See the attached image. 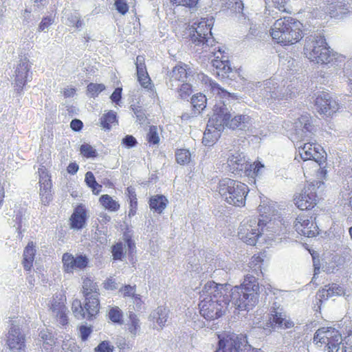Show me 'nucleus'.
<instances>
[{
    "label": "nucleus",
    "mask_w": 352,
    "mask_h": 352,
    "mask_svg": "<svg viewBox=\"0 0 352 352\" xmlns=\"http://www.w3.org/2000/svg\"><path fill=\"white\" fill-rule=\"evenodd\" d=\"M305 56L312 62L318 64H331L333 68L328 67L327 71L321 70L318 76V82L321 84L329 85L331 82H340L342 87L352 88V79L345 76L343 70L344 60L342 56L335 58L336 54L332 53L327 46L326 39L320 34H311L306 37L304 46Z\"/></svg>",
    "instance_id": "f257e3e1"
},
{
    "label": "nucleus",
    "mask_w": 352,
    "mask_h": 352,
    "mask_svg": "<svg viewBox=\"0 0 352 352\" xmlns=\"http://www.w3.org/2000/svg\"><path fill=\"white\" fill-rule=\"evenodd\" d=\"M228 286V284H219L212 280L205 284L199 309L201 316L206 320H214L226 314L230 301Z\"/></svg>",
    "instance_id": "f03ea898"
},
{
    "label": "nucleus",
    "mask_w": 352,
    "mask_h": 352,
    "mask_svg": "<svg viewBox=\"0 0 352 352\" xmlns=\"http://www.w3.org/2000/svg\"><path fill=\"white\" fill-rule=\"evenodd\" d=\"M258 296L259 285L252 275L245 276L240 285L234 286L231 289L232 301L239 310L252 309L258 302Z\"/></svg>",
    "instance_id": "7ed1b4c3"
},
{
    "label": "nucleus",
    "mask_w": 352,
    "mask_h": 352,
    "mask_svg": "<svg viewBox=\"0 0 352 352\" xmlns=\"http://www.w3.org/2000/svg\"><path fill=\"white\" fill-rule=\"evenodd\" d=\"M295 146L298 150L300 158L304 161L302 168L307 169L308 166H311L316 172L318 179L325 178L327 172L321 165L325 162L326 157L322 146L311 142H297Z\"/></svg>",
    "instance_id": "20e7f679"
},
{
    "label": "nucleus",
    "mask_w": 352,
    "mask_h": 352,
    "mask_svg": "<svg viewBox=\"0 0 352 352\" xmlns=\"http://www.w3.org/2000/svg\"><path fill=\"white\" fill-rule=\"evenodd\" d=\"M250 191L244 183L230 178L221 179L218 185V192L221 198L229 205L243 207Z\"/></svg>",
    "instance_id": "39448f33"
},
{
    "label": "nucleus",
    "mask_w": 352,
    "mask_h": 352,
    "mask_svg": "<svg viewBox=\"0 0 352 352\" xmlns=\"http://www.w3.org/2000/svg\"><path fill=\"white\" fill-rule=\"evenodd\" d=\"M85 302L82 307L80 300L76 298L72 302V311L74 316L78 319L87 318L92 320L96 318L100 312V305L99 295L84 296Z\"/></svg>",
    "instance_id": "423d86ee"
},
{
    "label": "nucleus",
    "mask_w": 352,
    "mask_h": 352,
    "mask_svg": "<svg viewBox=\"0 0 352 352\" xmlns=\"http://www.w3.org/2000/svg\"><path fill=\"white\" fill-rule=\"evenodd\" d=\"M342 341L341 333L332 327L319 329L314 337V342L319 346L325 345L324 352H338Z\"/></svg>",
    "instance_id": "0eeeda50"
},
{
    "label": "nucleus",
    "mask_w": 352,
    "mask_h": 352,
    "mask_svg": "<svg viewBox=\"0 0 352 352\" xmlns=\"http://www.w3.org/2000/svg\"><path fill=\"white\" fill-rule=\"evenodd\" d=\"M267 219L257 221L255 218L243 221L239 229L238 235L241 240L250 245H254L261 235Z\"/></svg>",
    "instance_id": "6e6552de"
},
{
    "label": "nucleus",
    "mask_w": 352,
    "mask_h": 352,
    "mask_svg": "<svg viewBox=\"0 0 352 352\" xmlns=\"http://www.w3.org/2000/svg\"><path fill=\"white\" fill-rule=\"evenodd\" d=\"M213 115L217 116L218 120H222V129L226 126L229 129H236L250 120V116L246 115H238L231 118V114L223 102L214 106Z\"/></svg>",
    "instance_id": "1a4fd4ad"
},
{
    "label": "nucleus",
    "mask_w": 352,
    "mask_h": 352,
    "mask_svg": "<svg viewBox=\"0 0 352 352\" xmlns=\"http://www.w3.org/2000/svg\"><path fill=\"white\" fill-rule=\"evenodd\" d=\"M217 336L218 348L215 352H240L248 343L245 337L234 333L218 334Z\"/></svg>",
    "instance_id": "9d476101"
},
{
    "label": "nucleus",
    "mask_w": 352,
    "mask_h": 352,
    "mask_svg": "<svg viewBox=\"0 0 352 352\" xmlns=\"http://www.w3.org/2000/svg\"><path fill=\"white\" fill-rule=\"evenodd\" d=\"M293 129L295 131L296 135L300 139L298 142L302 141L310 142L312 136L316 132V127L312 123L311 117L308 113L300 115L294 120Z\"/></svg>",
    "instance_id": "9b49d317"
},
{
    "label": "nucleus",
    "mask_w": 352,
    "mask_h": 352,
    "mask_svg": "<svg viewBox=\"0 0 352 352\" xmlns=\"http://www.w3.org/2000/svg\"><path fill=\"white\" fill-rule=\"evenodd\" d=\"M212 57L211 65L214 74L220 79L228 78L232 72L228 54L224 51L219 50L213 53Z\"/></svg>",
    "instance_id": "f8f14e48"
},
{
    "label": "nucleus",
    "mask_w": 352,
    "mask_h": 352,
    "mask_svg": "<svg viewBox=\"0 0 352 352\" xmlns=\"http://www.w3.org/2000/svg\"><path fill=\"white\" fill-rule=\"evenodd\" d=\"M212 25L208 20L201 19L198 23H194L190 28V37L192 42L196 45L205 44L210 36H212Z\"/></svg>",
    "instance_id": "ddd939ff"
},
{
    "label": "nucleus",
    "mask_w": 352,
    "mask_h": 352,
    "mask_svg": "<svg viewBox=\"0 0 352 352\" xmlns=\"http://www.w3.org/2000/svg\"><path fill=\"white\" fill-rule=\"evenodd\" d=\"M314 102L317 111L324 117L332 116L339 109L338 103L324 91L316 96Z\"/></svg>",
    "instance_id": "4468645a"
},
{
    "label": "nucleus",
    "mask_w": 352,
    "mask_h": 352,
    "mask_svg": "<svg viewBox=\"0 0 352 352\" xmlns=\"http://www.w3.org/2000/svg\"><path fill=\"white\" fill-rule=\"evenodd\" d=\"M217 118V116L212 114L208 122L202 139V143L206 146H213L220 138L223 122L222 120Z\"/></svg>",
    "instance_id": "2eb2a0df"
},
{
    "label": "nucleus",
    "mask_w": 352,
    "mask_h": 352,
    "mask_svg": "<svg viewBox=\"0 0 352 352\" xmlns=\"http://www.w3.org/2000/svg\"><path fill=\"white\" fill-rule=\"evenodd\" d=\"M316 197L315 184H311L305 187L302 193L296 195L294 201L300 210H310L316 204Z\"/></svg>",
    "instance_id": "dca6fc26"
},
{
    "label": "nucleus",
    "mask_w": 352,
    "mask_h": 352,
    "mask_svg": "<svg viewBox=\"0 0 352 352\" xmlns=\"http://www.w3.org/2000/svg\"><path fill=\"white\" fill-rule=\"evenodd\" d=\"M294 228L298 234L307 237H314L318 234V226L312 217L299 214L294 223Z\"/></svg>",
    "instance_id": "f3484780"
},
{
    "label": "nucleus",
    "mask_w": 352,
    "mask_h": 352,
    "mask_svg": "<svg viewBox=\"0 0 352 352\" xmlns=\"http://www.w3.org/2000/svg\"><path fill=\"white\" fill-rule=\"evenodd\" d=\"M320 8L330 17L342 19L349 12V7L344 0H324Z\"/></svg>",
    "instance_id": "a211bd4d"
},
{
    "label": "nucleus",
    "mask_w": 352,
    "mask_h": 352,
    "mask_svg": "<svg viewBox=\"0 0 352 352\" xmlns=\"http://www.w3.org/2000/svg\"><path fill=\"white\" fill-rule=\"evenodd\" d=\"M6 345L12 352H24L25 344V337L21 332L19 327H12L6 336Z\"/></svg>",
    "instance_id": "6ab92c4d"
},
{
    "label": "nucleus",
    "mask_w": 352,
    "mask_h": 352,
    "mask_svg": "<svg viewBox=\"0 0 352 352\" xmlns=\"http://www.w3.org/2000/svg\"><path fill=\"white\" fill-rule=\"evenodd\" d=\"M192 71L190 67L182 63L175 66L170 73V82L177 83L178 87L184 88V86H190L188 83Z\"/></svg>",
    "instance_id": "aec40b11"
},
{
    "label": "nucleus",
    "mask_w": 352,
    "mask_h": 352,
    "mask_svg": "<svg viewBox=\"0 0 352 352\" xmlns=\"http://www.w3.org/2000/svg\"><path fill=\"white\" fill-rule=\"evenodd\" d=\"M63 270L66 273H73L76 269H85L88 265V258L79 255L74 257L69 253H65L62 257Z\"/></svg>",
    "instance_id": "412c9836"
},
{
    "label": "nucleus",
    "mask_w": 352,
    "mask_h": 352,
    "mask_svg": "<svg viewBox=\"0 0 352 352\" xmlns=\"http://www.w3.org/2000/svg\"><path fill=\"white\" fill-rule=\"evenodd\" d=\"M247 162L245 155L242 152L236 151L228 155L226 169L234 175L240 174L244 172Z\"/></svg>",
    "instance_id": "4be33fe9"
},
{
    "label": "nucleus",
    "mask_w": 352,
    "mask_h": 352,
    "mask_svg": "<svg viewBox=\"0 0 352 352\" xmlns=\"http://www.w3.org/2000/svg\"><path fill=\"white\" fill-rule=\"evenodd\" d=\"M30 66L29 60L24 58L19 64H18L14 72V84L19 88H23L25 86L28 81L32 78L30 72Z\"/></svg>",
    "instance_id": "5701e85b"
},
{
    "label": "nucleus",
    "mask_w": 352,
    "mask_h": 352,
    "mask_svg": "<svg viewBox=\"0 0 352 352\" xmlns=\"http://www.w3.org/2000/svg\"><path fill=\"white\" fill-rule=\"evenodd\" d=\"M136 67L137 79L142 88H152V80L147 72L145 57L143 55H138L135 62Z\"/></svg>",
    "instance_id": "b1692460"
},
{
    "label": "nucleus",
    "mask_w": 352,
    "mask_h": 352,
    "mask_svg": "<svg viewBox=\"0 0 352 352\" xmlns=\"http://www.w3.org/2000/svg\"><path fill=\"white\" fill-rule=\"evenodd\" d=\"M88 219L87 210L82 204L75 207L69 217V226L71 229L81 230L85 227Z\"/></svg>",
    "instance_id": "393cba45"
},
{
    "label": "nucleus",
    "mask_w": 352,
    "mask_h": 352,
    "mask_svg": "<svg viewBox=\"0 0 352 352\" xmlns=\"http://www.w3.org/2000/svg\"><path fill=\"white\" fill-rule=\"evenodd\" d=\"M302 24L293 18L287 17V45L298 43L302 38Z\"/></svg>",
    "instance_id": "a878e982"
},
{
    "label": "nucleus",
    "mask_w": 352,
    "mask_h": 352,
    "mask_svg": "<svg viewBox=\"0 0 352 352\" xmlns=\"http://www.w3.org/2000/svg\"><path fill=\"white\" fill-rule=\"evenodd\" d=\"M271 35L276 43L283 46L286 45V19L285 17L276 21L272 29Z\"/></svg>",
    "instance_id": "bb28decb"
},
{
    "label": "nucleus",
    "mask_w": 352,
    "mask_h": 352,
    "mask_svg": "<svg viewBox=\"0 0 352 352\" xmlns=\"http://www.w3.org/2000/svg\"><path fill=\"white\" fill-rule=\"evenodd\" d=\"M168 204L167 198L162 195H155L150 197L148 204L150 209L158 214H162Z\"/></svg>",
    "instance_id": "cd10ccee"
},
{
    "label": "nucleus",
    "mask_w": 352,
    "mask_h": 352,
    "mask_svg": "<svg viewBox=\"0 0 352 352\" xmlns=\"http://www.w3.org/2000/svg\"><path fill=\"white\" fill-rule=\"evenodd\" d=\"M36 254L35 245L32 241H30L23 251V258L22 263L26 271H30L34 261Z\"/></svg>",
    "instance_id": "c85d7f7f"
},
{
    "label": "nucleus",
    "mask_w": 352,
    "mask_h": 352,
    "mask_svg": "<svg viewBox=\"0 0 352 352\" xmlns=\"http://www.w3.org/2000/svg\"><path fill=\"white\" fill-rule=\"evenodd\" d=\"M38 173L39 190L52 189V176L47 168L42 166L38 168Z\"/></svg>",
    "instance_id": "c756f323"
},
{
    "label": "nucleus",
    "mask_w": 352,
    "mask_h": 352,
    "mask_svg": "<svg viewBox=\"0 0 352 352\" xmlns=\"http://www.w3.org/2000/svg\"><path fill=\"white\" fill-rule=\"evenodd\" d=\"M191 104L192 106V111L194 116H197L206 107L207 99L205 95L199 93L195 94L191 98Z\"/></svg>",
    "instance_id": "7c9ffc66"
},
{
    "label": "nucleus",
    "mask_w": 352,
    "mask_h": 352,
    "mask_svg": "<svg viewBox=\"0 0 352 352\" xmlns=\"http://www.w3.org/2000/svg\"><path fill=\"white\" fill-rule=\"evenodd\" d=\"M66 300V296L64 292L56 293L52 297L50 309L54 313L67 309L65 306Z\"/></svg>",
    "instance_id": "2f4dec72"
},
{
    "label": "nucleus",
    "mask_w": 352,
    "mask_h": 352,
    "mask_svg": "<svg viewBox=\"0 0 352 352\" xmlns=\"http://www.w3.org/2000/svg\"><path fill=\"white\" fill-rule=\"evenodd\" d=\"M344 293L342 287L333 283L331 285H326L324 288L320 290L318 295L320 298L327 300L329 298L335 295L340 296Z\"/></svg>",
    "instance_id": "473e14b6"
},
{
    "label": "nucleus",
    "mask_w": 352,
    "mask_h": 352,
    "mask_svg": "<svg viewBox=\"0 0 352 352\" xmlns=\"http://www.w3.org/2000/svg\"><path fill=\"white\" fill-rule=\"evenodd\" d=\"M82 293L83 296L100 295L99 288L96 283L89 277L82 278Z\"/></svg>",
    "instance_id": "72a5a7b5"
},
{
    "label": "nucleus",
    "mask_w": 352,
    "mask_h": 352,
    "mask_svg": "<svg viewBox=\"0 0 352 352\" xmlns=\"http://www.w3.org/2000/svg\"><path fill=\"white\" fill-rule=\"evenodd\" d=\"M126 190L129 205L128 216L129 218H131L136 214L138 211V198L133 188L128 187Z\"/></svg>",
    "instance_id": "f704fd0d"
},
{
    "label": "nucleus",
    "mask_w": 352,
    "mask_h": 352,
    "mask_svg": "<svg viewBox=\"0 0 352 352\" xmlns=\"http://www.w3.org/2000/svg\"><path fill=\"white\" fill-rule=\"evenodd\" d=\"M99 202L105 210L110 212H116L120 207L118 201L114 200L112 197L107 194L100 196Z\"/></svg>",
    "instance_id": "c9c22d12"
},
{
    "label": "nucleus",
    "mask_w": 352,
    "mask_h": 352,
    "mask_svg": "<svg viewBox=\"0 0 352 352\" xmlns=\"http://www.w3.org/2000/svg\"><path fill=\"white\" fill-rule=\"evenodd\" d=\"M128 332L133 336H135L140 330V322L137 315L133 312H129L127 323Z\"/></svg>",
    "instance_id": "e433bc0d"
},
{
    "label": "nucleus",
    "mask_w": 352,
    "mask_h": 352,
    "mask_svg": "<svg viewBox=\"0 0 352 352\" xmlns=\"http://www.w3.org/2000/svg\"><path fill=\"white\" fill-rule=\"evenodd\" d=\"M263 168H264V165L259 161H256L252 164L247 162L244 173L248 177L256 178L261 174Z\"/></svg>",
    "instance_id": "4c0bfd02"
},
{
    "label": "nucleus",
    "mask_w": 352,
    "mask_h": 352,
    "mask_svg": "<svg viewBox=\"0 0 352 352\" xmlns=\"http://www.w3.org/2000/svg\"><path fill=\"white\" fill-rule=\"evenodd\" d=\"M196 82L198 86L205 88H220L210 77L203 73L197 74Z\"/></svg>",
    "instance_id": "58836bf2"
},
{
    "label": "nucleus",
    "mask_w": 352,
    "mask_h": 352,
    "mask_svg": "<svg viewBox=\"0 0 352 352\" xmlns=\"http://www.w3.org/2000/svg\"><path fill=\"white\" fill-rule=\"evenodd\" d=\"M175 155L176 162L180 165L188 164L191 160V154L189 150L186 148L177 149Z\"/></svg>",
    "instance_id": "ea45409f"
},
{
    "label": "nucleus",
    "mask_w": 352,
    "mask_h": 352,
    "mask_svg": "<svg viewBox=\"0 0 352 352\" xmlns=\"http://www.w3.org/2000/svg\"><path fill=\"white\" fill-rule=\"evenodd\" d=\"M116 122H117L116 114L112 111L104 113L100 118V124L105 130H109L111 124Z\"/></svg>",
    "instance_id": "a19ab883"
},
{
    "label": "nucleus",
    "mask_w": 352,
    "mask_h": 352,
    "mask_svg": "<svg viewBox=\"0 0 352 352\" xmlns=\"http://www.w3.org/2000/svg\"><path fill=\"white\" fill-rule=\"evenodd\" d=\"M168 311L164 307H158L155 311L153 318L156 322L161 327H164L167 321Z\"/></svg>",
    "instance_id": "79ce46f5"
},
{
    "label": "nucleus",
    "mask_w": 352,
    "mask_h": 352,
    "mask_svg": "<svg viewBox=\"0 0 352 352\" xmlns=\"http://www.w3.org/2000/svg\"><path fill=\"white\" fill-rule=\"evenodd\" d=\"M146 140L151 145H157L160 143V138L157 126L152 125L149 127L146 134Z\"/></svg>",
    "instance_id": "37998d69"
},
{
    "label": "nucleus",
    "mask_w": 352,
    "mask_h": 352,
    "mask_svg": "<svg viewBox=\"0 0 352 352\" xmlns=\"http://www.w3.org/2000/svg\"><path fill=\"white\" fill-rule=\"evenodd\" d=\"M108 316L113 323L122 324L123 322V313L117 306L109 309Z\"/></svg>",
    "instance_id": "c03bdc74"
},
{
    "label": "nucleus",
    "mask_w": 352,
    "mask_h": 352,
    "mask_svg": "<svg viewBox=\"0 0 352 352\" xmlns=\"http://www.w3.org/2000/svg\"><path fill=\"white\" fill-rule=\"evenodd\" d=\"M80 153L82 156L86 158H95L98 156L96 149L87 143H84L80 146Z\"/></svg>",
    "instance_id": "a18cd8bd"
},
{
    "label": "nucleus",
    "mask_w": 352,
    "mask_h": 352,
    "mask_svg": "<svg viewBox=\"0 0 352 352\" xmlns=\"http://www.w3.org/2000/svg\"><path fill=\"white\" fill-rule=\"evenodd\" d=\"M41 203L43 206H49L53 200L52 189L39 190Z\"/></svg>",
    "instance_id": "49530a36"
},
{
    "label": "nucleus",
    "mask_w": 352,
    "mask_h": 352,
    "mask_svg": "<svg viewBox=\"0 0 352 352\" xmlns=\"http://www.w3.org/2000/svg\"><path fill=\"white\" fill-rule=\"evenodd\" d=\"M199 0H170V2L176 6H183L189 9H194L197 7Z\"/></svg>",
    "instance_id": "de8ad7c7"
},
{
    "label": "nucleus",
    "mask_w": 352,
    "mask_h": 352,
    "mask_svg": "<svg viewBox=\"0 0 352 352\" xmlns=\"http://www.w3.org/2000/svg\"><path fill=\"white\" fill-rule=\"evenodd\" d=\"M111 252L113 260H122L124 256L122 243L119 242L113 245L111 248Z\"/></svg>",
    "instance_id": "09e8293b"
},
{
    "label": "nucleus",
    "mask_w": 352,
    "mask_h": 352,
    "mask_svg": "<svg viewBox=\"0 0 352 352\" xmlns=\"http://www.w3.org/2000/svg\"><path fill=\"white\" fill-rule=\"evenodd\" d=\"M136 291V285H134L131 286L130 285H124L119 289V292L121 293L122 296L124 298L131 297L133 298L135 296Z\"/></svg>",
    "instance_id": "8fccbe9b"
},
{
    "label": "nucleus",
    "mask_w": 352,
    "mask_h": 352,
    "mask_svg": "<svg viewBox=\"0 0 352 352\" xmlns=\"http://www.w3.org/2000/svg\"><path fill=\"white\" fill-rule=\"evenodd\" d=\"M40 337L43 341V344L52 346L55 344V339L52 333L48 330H43L39 333Z\"/></svg>",
    "instance_id": "3c124183"
},
{
    "label": "nucleus",
    "mask_w": 352,
    "mask_h": 352,
    "mask_svg": "<svg viewBox=\"0 0 352 352\" xmlns=\"http://www.w3.org/2000/svg\"><path fill=\"white\" fill-rule=\"evenodd\" d=\"M114 5L117 11L122 15L129 11V7L126 0H116Z\"/></svg>",
    "instance_id": "603ef678"
},
{
    "label": "nucleus",
    "mask_w": 352,
    "mask_h": 352,
    "mask_svg": "<svg viewBox=\"0 0 352 352\" xmlns=\"http://www.w3.org/2000/svg\"><path fill=\"white\" fill-rule=\"evenodd\" d=\"M114 346L109 341H102L94 349L95 352H113Z\"/></svg>",
    "instance_id": "864d4df0"
},
{
    "label": "nucleus",
    "mask_w": 352,
    "mask_h": 352,
    "mask_svg": "<svg viewBox=\"0 0 352 352\" xmlns=\"http://www.w3.org/2000/svg\"><path fill=\"white\" fill-rule=\"evenodd\" d=\"M299 68L298 63L294 58H292V60H287V75H294L296 74L299 70Z\"/></svg>",
    "instance_id": "5fc2aeb1"
},
{
    "label": "nucleus",
    "mask_w": 352,
    "mask_h": 352,
    "mask_svg": "<svg viewBox=\"0 0 352 352\" xmlns=\"http://www.w3.org/2000/svg\"><path fill=\"white\" fill-rule=\"evenodd\" d=\"M122 144L127 148H132L137 145L138 142L133 135H127L122 139Z\"/></svg>",
    "instance_id": "6e6d98bb"
},
{
    "label": "nucleus",
    "mask_w": 352,
    "mask_h": 352,
    "mask_svg": "<svg viewBox=\"0 0 352 352\" xmlns=\"http://www.w3.org/2000/svg\"><path fill=\"white\" fill-rule=\"evenodd\" d=\"M79 331L80 333V338L82 341H86L90 334L92 332V329L90 327H87L85 325H81L79 327Z\"/></svg>",
    "instance_id": "4d7b16f0"
},
{
    "label": "nucleus",
    "mask_w": 352,
    "mask_h": 352,
    "mask_svg": "<svg viewBox=\"0 0 352 352\" xmlns=\"http://www.w3.org/2000/svg\"><path fill=\"white\" fill-rule=\"evenodd\" d=\"M54 23V18L52 16H46L43 18L38 26V31L41 32L47 29Z\"/></svg>",
    "instance_id": "13d9d810"
},
{
    "label": "nucleus",
    "mask_w": 352,
    "mask_h": 352,
    "mask_svg": "<svg viewBox=\"0 0 352 352\" xmlns=\"http://www.w3.org/2000/svg\"><path fill=\"white\" fill-rule=\"evenodd\" d=\"M56 316L59 318V322L61 325L65 326L68 323V318L66 314V309H63L61 311H58Z\"/></svg>",
    "instance_id": "bf43d9fd"
},
{
    "label": "nucleus",
    "mask_w": 352,
    "mask_h": 352,
    "mask_svg": "<svg viewBox=\"0 0 352 352\" xmlns=\"http://www.w3.org/2000/svg\"><path fill=\"white\" fill-rule=\"evenodd\" d=\"M70 127L74 131H79L83 127V123L80 120L74 119L70 122Z\"/></svg>",
    "instance_id": "052dcab7"
},
{
    "label": "nucleus",
    "mask_w": 352,
    "mask_h": 352,
    "mask_svg": "<svg viewBox=\"0 0 352 352\" xmlns=\"http://www.w3.org/2000/svg\"><path fill=\"white\" fill-rule=\"evenodd\" d=\"M346 346H342V352H352V331L346 337Z\"/></svg>",
    "instance_id": "680f3d73"
},
{
    "label": "nucleus",
    "mask_w": 352,
    "mask_h": 352,
    "mask_svg": "<svg viewBox=\"0 0 352 352\" xmlns=\"http://www.w3.org/2000/svg\"><path fill=\"white\" fill-rule=\"evenodd\" d=\"M270 320L273 325H281L283 322V318L281 317L280 314H278L277 312L272 314Z\"/></svg>",
    "instance_id": "e2e57ef3"
},
{
    "label": "nucleus",
    "mask_w": 352,
    "mask_h": 352,
    "mask_svg": "<svg viewBox=\"0 0 352 352\" xmlns=\"http://www.w3.org/2000/svg\"><path fill=\"white\" fill-rule=\"evenodd\" d=\"M103 287L107 290H113L116 289V283L115 280L110 278H107L103 283Z\"/></svg>",
    "instance_id": "0e129e2a"
},
{
    "label": "nucleus",
    "mask_w": 352,
    "mask_h": 352,
    "mask_svg": "<svg viewBox=\"0 0 352 352\" xmlns=\"http://www.w3.org/2000/svg\"><path fill=\"white\" fill-rule=\"evenodd\" d=\"M91 189L94 195H98L102 191V186L98 184L96 181L88 186Z\"/></svg>",
    "instance_id": "69168bd1"
},
{
    "label": "nucleus",
    "mask_w": 352,
    "mask_h": 352,
    "mask_svg": "<svg viewBox=\"0 0 352 352\" xmlns=\"http://www.w3.org/2000/svg\"><path fill=\"white\" fill-rule=\"evenodd\" d=\"M125 242L128 246L130 253H133L135 250V244L129 235H125Z\"/></svg>",
    "instance_id": "338daca9"
},
{
    "label": "nucleus",
    "mask_w": 352,
    "mask_h": 352,
    "mask_svg": "<svg viewBox=\"0 0 352 352\" xmlns=\"http://www.w3.org/2000/svg\"><path fill=\"white\" fill-rule=\"evenodd\" d=\"M122 89H115V91L113 92V94L111 96V99L113 102H116V104H118V102L120 101L122 96H121V91Z\"/></svg>",
    "instance_id": "774afa93"
}]
</instances>
